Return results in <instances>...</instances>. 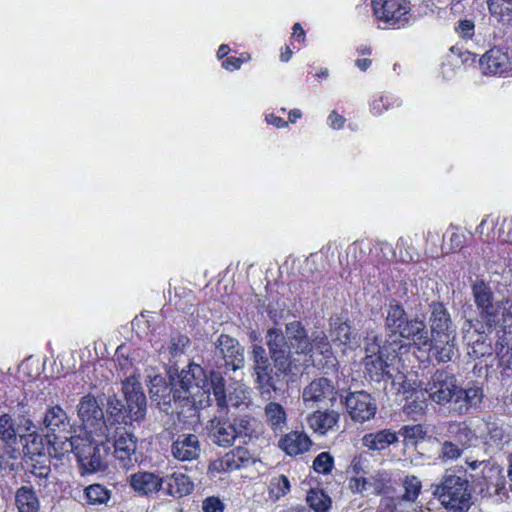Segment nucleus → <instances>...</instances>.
<instances>
[{"label": "nucleus", "mask_w": 512, "mask_h": 512, "mask_svg": "<svg viewBox=\"0 0 512 512\" xmlns=\"http://www.w3.org/2000/svg\"><path fill=\"white\" fill-rule=\"evenodd\" d=\"M266 344L269 354L279 373H289L307 366L312 361L315 349L327 363H333L334 355L330 342L324 332L313 334V345L304 327L298 321L286 324L285 334L278 328L267 331Z\"/></svg>", "instance_id": "f257e3e1"}, {"label": "nucleus", "mask_w": 512, "mask_h": 512, "mask_svg": "<svg viewBox=\"0 0 512 512\" xmlns=\"http://www.w3.org/2000/svg\"><path fill=\"white\" fill-rule=\"evenodd\" d=\"M149 393L152 402L159 409L167 412L171 407L172 401H184L192 399L196 402V397L200 395L201 390L208 386V379L204 370L196 364L189 365L188 370H182L175 377L170 376V382L160 374H149Z\"/></svg>", "instance_id": "f03ea898"}, {"label": "nucleus", "mask_w": 512, "mask_h": 512, "mask_svg": "<svg viewBox=\"0 0 512 512\" xmlns=\"http://www.w3.org/2000/svg\"><path fill=\"white\" fill-rule=\"evenodd\" d=\"M212 391L217 406L221 410L233 407L239 410L247 409L251 404V393L249 388L241 383L235 382L230 386L228 395L225 391V380L219 372H211L208 379V386L201 390L200 395L206 397V402L210 401V392Z\"/></svg>", "instance_id": "7ed1b4c3"}, {"label": "nucleus", "mask_w": 512, "mask_h": 512, "mask_svg": "<svg viewBox=\"0 0 512 512\" xmlns=\"http://www.w3.org/2000/svg\"><path fill=\"white\" fill-rule=\"evenodd\" d=\"M78 416L81 420L80 432L84 436H93L97 441L110 439L116 420H105L103 410L94 396L88 394L80 399Z\"/></svg>", "instance_id": "20e7f679"}, {"label": "nucleus", "mask_w": 512, "mask_h": 512, "mask_svg": "<svg viewBox=\"0 0 512 512\" xmlns=\"http://www.w3.org/2000/svg\"><path fill=\"white\" fill-rule=\"evenodd\" d=\"M432 494L446 509L467 511L471 504V493L467 479L455 474H445L440 483L432 485Z\"/></svg>", "instance_id": "39448f33"}, {"label": "nucleus", "mask_w": 512, "mask_h": 512, "mask_svg": "<svg viewBox=\"0 0 512 512\" xmlns=\"http://www.w3.org/2000/svg\"><path fill=\"white\" fill-rule=\"evenodd\" d=\"M365 353L364 365L371 377L390 375L391 362L396 359V352L389 347L388 342L371 332L365 338Z\"/></svg>", "instance_id": "423d86ee"}, {"label": "nucleus", "mask_w": 512, "mask_h": 512, "mask_svg": "<svg viewBox=\"0 0 512 512\" xmlns=\"http://www.w3.org/2000/svg\"><path fill=\"white\" fill-rule=\"evenodd\" d=\"M110 439L97 441L93 436L81 437V444L78 445L75 456L84 472L94 473L106 468V457L110 447L107 443Z\"/></svg>", "instance_id": "0eeeda50"}, {"label": "nucleus", "mask_w": 512, "mask_h": 512, "mask_svg": "<svg viewBox=\"0 0 512 512\" xmlns=\"http://www.w3.org/2000/svg\"><path fill=\"white\" fill-rule=\"evenodd\" d=\"M372 7L375 17L393 28H402L410 23L408 0H372Z\"/></svg>", "instance_id": "6e6552de"}, {"label": "nucleus", "mask_w": 512, "mask_h": 512, "mask_svg": "<svg viewBox=\"0 0 512 512\" xmlns=\"http://www.w3.org/2000/svg\"><path fill=\"white\" fill-rule=\"evenodd\" d=\"M251 359L261 397L270 399L271 391L278 389L276 386L278 372H273L266 350L261 345L254 344L252 346Z\"/></svg>", "instance_id": "1a4fd4ad"}, {"label": "nucleus", "mask_w": 512, "mask_h": 512, "mask_svg": "<svg viewBox=\"0 0 512 512\" xmlns=\"http://www.w3.org/2000/svg\"><path fill=\"white\" fill-rule=\"evenodd\" d=\"M113 441V456L119 466L130 469L137 463V439L121 425L113 424L110 442Z\"/></svg>", "instance_id": "9d476101"}, {"label": "nucleus", "mask_w": 512, "mask_h": 512, "mask_svg": "<svg viewBox=\"0 0 512 512\" xmlns=\"http://www.w3.org/2000/svg\"><path fill=\"white\" fill-rule=\"evenodd\" d=\"M472 295L480 321L487 328H492L498 322L500 306L494 302L491 288L484 281L476 280L472 284Z\"/></svg>", "instance_id": "9b49d317"}, {"label": "nucleus", "mask_w": 512, "mask_h": 512, "mask_svg": "<svg viewBox=\"0 0 512 512\" xmlns=\"http://www.w3.org/2000/svg\"><path fill=\"white\" fill-rule=\"evenodd\" d=\"M214 362L219 368L241 369L245 362L244 348L236 339L221 334L215 344Z\"/></svg>", "instance_id": "f8f14e48"}, {"label": "nucleus", "mask_w": 512, "mask_h": 512, "mask_svg": "<svg viewBox=\"0 0 512 512\" xmlns=\"http://www.w3.org/2000/svg\"><path fill=\"white\" fill-rule=\"evenodd\" d=\"M424 392L429 398L440 405H445L456 399L457 383L452 374L446 371H436L426 384Z\"/></svg>", "instance_id": "ddd939ff"}, {"label": "nucleus", "mask_w": 512, "mask_h": 512, "mask_svg": "<svg viewBox=\"0 0 512 512\" xmlns=\"http://www.w3.org/2000/svg\"><path fill=\"white\" fill-rule=\"evenodd\" d=\"M345 406L351 419L359 423L370 420L377 411L375 399L363 390L349 393L345 398Z\"/></svg>", "instance_id": "4468645a"}, {"label": "nucleus", "mask_w": 512, "mask_h": 512, "mask_svg": "<svg viewBox=\"0 0 512 512\" xmlns=\"http://www.w3.org/2000/svg\"><path fill=\"white\" fill-rule=\"evenodd\" d=\"M337 391L332 382L327 378H318L311 381L302 391L303 403L308 407L333 403L336 400Z\"/></svg>", "instance_id": "2eb2a0df"}, {"label": "nucleus", "mask_w": 512, "mask_h": 512, "mask_svg": "<svg viewBox=\"0 0 512 512\" xmlns=\"http://www.w3.org/2000/svg\"><path fill=\"white\" fill-rule=\"evenodd\" d=\"M123 393L132 420H142L146 414V397L140 382L135 377L123 381Z\"/></svg>", "instance_id": "dca6fc26"}, {"label": "nucleus", "mask_w": 512, "mask_h": 512, "mask_svg": "<svg viewBox=\"0 0 512 512\" xmlns=\"http://www.w3.org/2000/svg\"><path fill=\"white\" fill-rule=\"evenodd\" d=\"M407 321L408 319L403 307L397 303H390L385 320L386 329L389 331V338L385 341L388 342L389 347L394 352L403 347L398 341V335Z\"/></svg>", "instance_id": "f3484780"}, {"label": "nucleus", "mask_w": 512, "mask_h": 512, "mask_svg": "<svg viewBox=\"0 0 512 512\" xmlns=\"http://www.w3.org/2000/svg\"><path fill=\"white\" fill-rule=\"evenodd\" d=\"M172 456L181 462L194 461L201 454V444L195 434H180L171 444Z\"/></svg>", "instance_id": "a211bd4d"}, {"label": "nucleus", "mask_w": 512, "mask_h": 512, "mask_svg": "<svg viewBox=\"0 0 512 512\" xmlns=\"http://www.w3.org/2000/svg\"><path fill=\"white\" fill-rule=\"evenodd\" d=\"M129 484L138 495L151 496L162 489L164 478L153 472L139 471L130 476Z\"/></svg>", "instance_id": "6ab92c4d"}, {"label": "nucleus", "mask_w": 512, "mask_h": 512, "mask_svg": "<svg viewBox=\"0 0 512 512\" xmlns=\"http://www.w3.org/2000/svg\"><path fill=\"white\" fill-rule=\"evenodd\" d=\"M484 74L503 75L512 69V61L508 54L499 48H492L480 59Z\"/></svg>", "instance_id": "aec40b11"}, {"label": "nucleus", "mask_w": 512, "mask_h": 512, "mask_svg": "<svg viewBox=\"0 0 512 512\" xmlns=\"http://www.w3.org/2000/svg\"><path fill=\"white\" fill-rule=\"evenodd\" d=\"M388 482L385 472H377L369 477H352L348 486L353 493L362 495L380 494Z\"/></svg>", "instance_id": "412c9836"}, {"label": "nucleus", "mask_w": 512, "mask_h": 512, "mask_svg": "<svg viewBox=\"0 0 512 512\" xmlns=\"http://www.w3.org/2000/svg\"><path fill=\"white\" fill-rule=\"evenodd\" d=\"M24 430H19L18 426H15V421L10 413H2L0 415V440L7 447V454L10 458H17L19 450L18 437Z\"/></svg>", "instance_id": "4be33fe9"}, {"label": "nucleus", "mask_w": 512, "mask_h": 512, "mask_svg": "<svg viewBox=\"0 0 512 512\" xmlns=\"http://www.w3.org/2000/svg\"><path fill=\"white\" fill-rule=\"evenodd\" d=\"M401 338L412 340L418 349L426 348L430 345L432 339L429 337L425 322L418 318L408 320L405 326H403L402 331L398 335L400 345H402Z\"/></svg>", "instance_id": "5701e85b"}, {"label": "nucleus", "mask_w": 512, "mask_h": 512, "mask_svg": "<svg viewBox=\"0 0 512 512\" xmlns=\"http://www.w3.org/2000/svg\"><path fill=\"white\" fill-rule=\"evenodd\" d=\"M430 328L432 338L446 336V334H455L452 329V321L447 309L441 303L431 305Z\"/></svg>", "instance_id": "b1692460"}, {"label": "nucleus", "mask_w": 512, "mask_h": 512, "mask_svg": "<svg viewBox=\"0 0 512 512\" xmlns=\"http://www.w3.org/2000/svg\"><path fill=\"white\" fill-rule=\"evenodd\" d=\"M207 430L213 442L219 446H231L236 440L233 424L219 417H214L209 421Z\"/></svg>", "instance_id": "393cba45"}, {"label": "nucleus", "mask_w": 512, "mask_h": 512, "mask_svg": "<svg viewBox=\"0 0 512 512\" xmlns=\"http://www.w3.org/2000/svg\"><path fill=\"white\" fill-rule=\"evenodd\" d=\"M9 412L12 416L17 417L18 429L25 432L31 431L34 427L30 417L29 397L26 393H21L16 399H9L7 404Z\"/></svg>", "instance_id": "a878e982"}, {"label": "nucleus", "mask_w": 512, "mask_h": 512, "mask_svg": "<svg viewBox=\"0 0 512 512\" xmlns=\"http://www.w3.org/2000/svg\"><path fill=\"white\" fill-rule=\"evenodd\" d=\"M43 425L52 434L66 432L71 427L70 419L60 405L47 408L43 417Z\"/></svg>", "instance_id": "bb28decb"}, {"label": "nucleus", "mask_w": 512, "mask_h": 512, "mask_svg": "<svg viewBox=\"0 0 512 512\" xmlns=\"http://www.w3.org/2000/svg\"><path fill=\"white\" fill-rule=\"evenodd\" d=\"M312 442L302 432L292 431L279 440V447L289 456H297L307 452Z\"/></svg>", "instance_id": "cd10ccee"}, {"label": "nucleus", "mask_w": 512, "mask_h": 512, "mask_svg": "<svg viewBox=\"0 0 512 512\" xmlns=\"http://www.w3.org/2000/svg\"><path fill=\"white\" fill-rule=\"evenodd\" d=\"M330 337L335 345L343 346V352L346 348H354L358 345L355 336L352 335L351 327L347 322L340 318L333 319L330 324Z\"/></svg>", "instance_id": "c85d7f7f"}, {"label": "nucleus", "mask_w": 512, "mask_h": 512, "mask_svg": "<svg viewBox=\"0 0 512 512\" xmlns=\"http://www.w3.org/2000/svg\"><path fill=\"white\" fill-rule=\"evenodd\" d=\"M339 417L336 411H315L309 415L307 421L313 431L323 435L338 428Z\"/></svg>", "instance_id": "c756f323"}, {"label": "nucleus", "mask_w": 512, "mask_h": 512, "mask_svg": "<svg viewBox=\"0 0 512 512\" xmlns=\"http://www.w3.org/2000/svg\"><path fill=\"white\" fill-rule=\"evenodd\" d=\"M427 347L434 350L436 359L439 362H449L457 354L455 334H446L443 337L432 338L430 345Z\"/></svg>", "instance_id": "7c9ffc66"}, {"label": "nucleus", "mask_w": 512, "mask_h": 512, "mask_svg": "<svg viewBox=\"0 0 512 512\" xmlns=\"http://www.w3.org/2000/svg\"><path fill=\"white\" fill-rule=\"evenodd\" d=\"M264 419L274 433L283 432L287 425L285 408L277 402L270 401L264 407Z\"/></svg>", "instance_id": "2f4dec72"}, {"label": "nucleus", "mask_w": 512, "mask_h": 512, "mask_svg": "<svg viewBox=\"0 0 512 512\" xmlns=\"http://www.w3.org/2000/svg\"><path fill=\"white\" fill-rule=\"evenodd\" d=\"M166 484L165 493L173 497H183L189 495L194 485L191 479L183 473H174L164 479Z\"/></svg>", "instance_id": "473e14b6"}, {"label": "nucleus", "mask_w": 512, "mask_h": 512, "mask_svg": "<svg viewBox=\"0 0 512 512\" xmlns=\"http://www.w3.org/2000/svg\"><path fill=\"white\" fill-rule=\"evenodd\" d=\"M82 433L71 437H62L53 435V439L49 440L50 449L49 454L56 458L69 454L70 452L76 453L78 445L81 444Z\"/></svg>", "instance_id": "72a5a7b5"}, {"label": "nucleus", "mask_w": 512, "mask_h": 512, "mask_svg": "<svg viewBox=\"0 0 512 512\" xmlns=\"http://www.w3.org/2000/svg\"><path fill=\"white\" fill-rule=\"evenodd\" d=\"M398 441V436L395 432L385 429L376 433L365 434L362 438V444L370 450L381 451L386 449L391 444Z\"/></svg>", "instance_id": "f704fd0d"}, {"label": "nucleus", "mask_w": 512, "mask_h": 512, "mask_svg": "<svg viewBox=\"0 0 512 512\" xmlns=\"http://www.w3.org/2000/svg\"><path fill=\"white\" fill-rule=\"evenodd\" d=\"M483 397V391L480 387L473 386L467 389H462L457 386V393L455 403H459L458 410L463 413L469 407L478 405Z\"/></svg>", "instance_id": "c9c22d12"}, {"label": "nucleus", "mask_w": 512, "mask_h": 512, "mask_svg": "<svg viewBox=\"0 0 512 512\" xmlns=\"http://www.w3.org/2000/svg\"><path fill=\"white\" fill-rule=\"evenodd\" d=\"M15 502L18 512H38L40 503L32 488L23 486L15 495Z\"/></svg>", "instance_id": "e433bc0d"}, {"label": "nucleus", "mask_w": 512, "mask_h": 512, "mask_svg": "<svg viewBox=\"0 0 512 512\" xmlns=\"http://www.w3.org/2000/svg\"><path fill=\"white\" fill-rule=\"evenodd\" d=\"M21 443L23 444V453L29 456L33 461V457L44 455L43 438L36 432L28 434H19Z\"/></svg>", "instance_id": "4c0bfd02"}, {"label": "nucleus", "mask_w": 512, "mask_h": 512, "mask_svg": "<svg viewBox=\"0 0 512 512\" xmlns=\"http://www.w3.org/2000/svg\"><path fill=\"white\" fill-rule=\"evenodd\" d=\"M189 344L188 337L184 335H176L171 337L167 348L161 347L160 355H164L169 361H177V358L185 353Z\"/></svg>", "instance_id": "58836bf2"}, {"label": "nucleus", "mask_w": 512, "mask_h": 512, "mask_svg": "<svg viewBox=\"0 0 512 512\" xmlns=\"http://www.w3.org/2000/svg\"><path fill=\"white\" fill-rule=\"evenodd\" d=\"M490 14L502 23L512 22V0H487Z\"/></svg>", "instance_id": "ea45409f"}, {"label": "nucleus", "mask_w": 512, "mask_h": 512, "mask_svg": "<svg viewBox=\"0 0 512 512\" xmlns=\"http://www.w3.org/2000/svg\"><path fill=\"white\" fill-rule=\"evenodd\" d=\"M232 424L236 432V439H242L243 444L256 437L255 421L252 418L248 416L239 417L234 419Z\"/></svg>", "instance_id": "a19ab883"}, {"label": "nucleus", "mask_w": 512, "mask_h": 512, "mask_svg": "<svg viewBox=\"0 0 512 512\" xmlns=\"http://www.w3.org/2000/svg\"><path fill=\"white\" fill-rule=\"evenodd\" d=\"M450 432L454 436V441L463 450L472 445L475 438L474 432L465 423H456L450 426Z\"/></svg>", "instance_id": "79ce46f5"}, {"label": "nucleus", "mask_w": 512, "mask_h": 512, "mask_svg": "<svg viewBox=\"0 0 512 512\" xmlns=\"http://www.w3.org/2000/svg\"><path fill=\"white\" fill-rule=\"evenodd\" d=\"M85 495L91 505L107 504L111 497V491L101 484H92L86 487Z\"/></svg>", "instance_id": "37998d69"}, {"label": "nucleus", "mask_w": 512, "mask_h": 512, "mask_svg": "<svg viewBox=\"0 0 512 512\" xmlns=\"http://www.w3.org/2000/svg\"><path fill=\"white\" fill-rule=\"evenodd\" d=\"M414 394V397L413 394H411L410 397H407V402L404 405V412L413 418L416 415L421 414L426 407L424 389L416 390Z\"/></svg>", "instance_id": "c03bdc74"}, {"label": "nucleus", "mask_w": 512, "mask_h": 512, "mask_svg": "<svg viewBox=\"0 0 512 512\" xmlns=\"http://www.w3.org/2000/svg\"><path fill=\"white\" fill-rule=\"evenodd\" d=\"M307 503L315 512H326L331 499L322 490H311L307 495Z\"/></svg>", "instance_id": "a18cd8bd"}, {"label": "nucleus", "mask_w": 512, "mask_h": 512, "mask_svg": "<svg viewBox=\"0 0 512 512\" xmlns=\"http://www.w3.org/2000/svg\"><path fill=\"white\" fill-rule=\"evenodd\" d=\"M290 491V482L285 475L273 477L269 483V495L272 499L278 500Z\"/></svg>", "instance_id": "49530a36"}, {"label": "nucleus", "mask_w": 512, "mask_h": 512, "mask_svg": "<svg viewBox=\"0 0 512 512\" xmlns=\"http://www.w3.org/2000/svg\"><path fill=\"white\" fill-rule=\"evenodd\" d=\"M404 493L402 499L409 502H415L418 498L422 484L418 477L408 475L403 481Z\"/></svg>", "instance_id": "de8ad7c7"}, {"label": "nucleus", "mask_w": 512, "mask_h": 512, "mask_svg": "<svg viewBox=\"0 0 512 512\" xmlns=\"http://www.w3.org/2000/svg\"><path fill=\"white\" fill-rule=\"evenodd\" d=\"M463 449L452 441H444L441 444V449L439 452V458L443 462L453 461L462 455Z\"/></svg>", "instance_id": "09e8293b"}, {"label": "nucleus", "mask_w": 512, "mask_h": 512, "mask_svg": "<svg viewBox=\"0 0 512 512\" xmlns=\"http://www.w3.org/2000/svg\"><path fill=\"white\" fill-rule=\"evenodd\" d=\"M334 459L328 452L320 453L313 461V468L316 472L328 474L332 471Z\"/></svg>", "instance_id": "8fccbe9b"}, {"label": "nucleus", "mask_w": 512, "mask_h": 512, "mask_svg": "<svg viewBox=\"0 0 512 512\" xmlns=\"http://www.w3.org/2000/svg\"><path fill=\"white\" fill-rule=\"evenodd\" d=\"M477 332L480 334L479 338L472 344L469 354L476 358H480L491 354L492 348L491 344L486 342L485 337L482 335L485 331H480L477 329Z\"/></svg>", "instance_id": "3c124183"}, {"label": "nucleus", "mask_w": 512, "mask_h": 512, "mask_svg": "<svg viewBox=\"0 0 512 512\" xmlns=\"http://www.w3.org/2000/svg\"><path fill=\"white\" fill-rule=\"evenodd\" d=\"M123 407H124V405H123L122 401L116 395H111L108 397L107 411L110 414L109 418L111 420H114V419L116 420L115 421L116 425H121L119 418L121 417Z\"/></svg>", "instance_id": "603ef678"}, {"label": "nucleus", "mask_w": 512, "mask_h": 512, "mask_svg": "<svg viewBox=\"0 0 512 512\" xmlns=\"http://www.w3.org/2000/svg\"><path fill=\"white\" fill-rule=\"evenodd\" d=\"M224 504L220 498L216 496H210L203 500L202 511L203 512H223Z\"/></svg>", "instance_id": "864d4df0"}, {"label": "nucleus", "mask_w": 512, "mask_h": 512, "mask_svg": "<svg viewBox=\"0 0 512 512\" xmlns=\"http://www.w3.org/2000/svg\"><path fill=\"white\" fill-rule=\"evenodd\" d=\"M30 472L38 478L46 479L49 476V474L51 473V468L48 463H45V461L42 462V461L33 459V463L31 464Z\"/></svg>", "instance_id": "5fc2aeb1"}, {"label": "nucleus", "mask_w": 512, "mask_h": 512, "mask_svg": "<svg viewBox=\"0 0 512 512\" xmlns=\"http://www.w3.org/2000/svg\"><path fill=\"white\" fill-rule=\"evenodd\" d=\"M400 433L404 438L411 440L422 439L425 434L421 425L404 426Z\"/></svg>", "instance_id": "6e6d98bb"}, {"label": "nucleus", "mask_w": 512, "mask_h": 512, "mask_svg": "<svg viewBox=\"0 0 512 512\" xmlns=\"http://www.w3.org/2000/svg\"><path fill=\"white\" fill-rule=\"evenodd\" d=\"M488 440L492 443H499L503 438V429L496 423H487Z\"/></svg>", "instance_id": "4d7b16f0"}, {"label": "nucleus", "mask_w": 512, "mask_h": 512, "mask_svg": "<svg viewBox=\"0 0 512 512\" xmlns=\"http://www.w3.org/2000/svg\"><path fill=\"white\" fill-rule=\"evenodd\" d=\"M474 23L471 20L460 21L457 31L463 38H471L473 35Z\"/></svg>", "instance_id": "13d9d810"}, {"label": "nucleus", "mask_w": 512, "mask_h": 512, "mask_svg": "<svg viewBox=\"0 0 512 512\" xmlns=\"http://www.w3.org/2000/svg\"><path fill=\"white\" fill-rule=\"evenodd\" d=\"M232 459L231 457H229L228 455L219 460V461H215L211 467L217 471H225V470H231V469H235V468H238V465H232Z\"/></svg>", "instance_id": "bf43d9fd"}, {"label": "nucleus", "mask_w": 512, "mask_h": 512, "mask_svg": "<svg viewBox=\"0 0 512 512\" xmlns=\"http://www.w3.org/2000/svg\"><path fill=\"white\" fill-rule=\"evenodd\" d=\"M345 123V118L339 115L337 112L332 111L328 116V124L333 129H340Z\"/></svg>", "instance_id": "052dcab7"}, {"label": "nucleus", "mask_w": 512, "mask_h": 512, "mask_svg": "<svg viewBox=\"0 0 512 512\" xmlns=\"http://www.w3.org/2000/svg\"><path fill=\"white\" fill-rule=\"evenodd\" d=\"M242 58L230 57L223 61L222 66L228 71L238 70L242 65Z\"/></svg>", "instance_id": "680f3d73"}, {"label": "nucleus", "mask_w": 512, "mask_h": 512, "mask_svg": "<svg viewBox=\"0 0 512 512\" xmlns=\"http://www.w3.org/2000/svg\"><path fill=\"white\" fill-rule=\"evenodd\" d=\"M266 120L269 124L274 125L277 128H285L288 126V122L283 120L281 117L269 114L266 116Z\"/></svg>", "instance_id": "e2e57ef3"}, {"label": "nucleus", "mask_w": 512, "mask_h": 512, "mask_svg": "<svg viewBox=\"0 0 512 512\" xmlns=\"http://www.w3.org/2000/svg\"><path fill=\"white\" fill-rule=\"evenodd\" d=\"M355 65L356 67H358L361 71H366L369 66L371 65V60L370 59H358L355 61Z\"/></svg>", "instance_id": "0e129e2a"}, {"label": "nucleus", "mask_w": 512, "mask_h": 512, "mask_svg": "<svg viewBox=\"0 0 512 512\" xmlns=\"http://www.w3.org/2000/svg\"><path fill=\"white\" fill-rule=\"evenodd\" d=\"M292 57V50L288 47V46H285V48L282 50L281 54H280V60L282 62H288Z\"/></svg>", "instance_id": "69168bd1"}, {"label": "nucleus", "mask_w": 512, "mask_h": 512, "mask_svg": "<svg viewBox=\"0 0 512 512\" xmlns=\"http://www.w3.org/2000/svg\"><path fill=\"white\" fill-rule=\"evenodd\" d=\"M293 35L301 38L302 41L304 40L305 32L299 23L294 24Z\"/></svg>", "instance_id": "338daca9"}, {"label": "nucleus", "mask_w": 512, "mask_h": 512, "mask_svg": "<svg viewBox=\"0 0 512 512\" xmlns=\"http://www.w3.org/2000/svg\"><path fill=\"white\" fill-rule=\"evenodd\" d=\"M301 116L302 113L299 109H293L289 112V122L295 123Z\"/></svg>", "instance_id": "774afa93"}]
</instances>
